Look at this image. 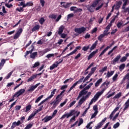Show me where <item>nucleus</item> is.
<instances>
[{
  "label": "nucleus",
  "instance_id": "nucleus-55",
  "mask_svg": "<svg viewBox=\"0 0 129 129\" xmlns=\"http://www.w3.org/2000/svg\"><path fill=\"white\" fill-rule=\"evenodd\" d=\"M32 126H33V124L29 123L24 128V129H30L32 128Z\"/></svg>",
  "mask_w": 129,
  "mask_h": 129
},
{
  "label": "nucleus",
  "instance_id": "nucleus-30",
  "mask_svg": "<svg viewBox=\"0 0 129 129\" xmlns=\"http://www.w3.org/2000/svg\"><path fill=\"white\" fill-rule=\"evenodd\" d=\"M76 113H77V111H75V110H71L69 113V114H70V116H72V115H74Z\"/></svg>",
  "mask_w": 129,
  "mask_h": 129
},
{
  "label": "nucleus",
  "instance_id": "nucleus-39",
  "mask_svg": "<svg viewBox=\"0 0 129 129\" xmlns=\"http://www.w3.org/2000/svg\"><path fill=\"white\" fill-rule=\"evenodd\" d=\"M25 1H22V2H19V5H18L19 7H22V8H25Z\"/></svg>",
  "mask_w": 129,
  "mask_h": 129
},
{
  "label": "nucleus",
  "instance_id": "nucleus-54",
  "mask_svg": "<svg viewBox=\"0 0 129 129\" xmlns=\"http://www.w3.org/2000/svg\"><path fill=\"white\" fill-rule=\"evenodd\" d=\"M114 44H115V42L114 41H113L111 44L109 45V46H108L106 47V48L107 49V50H108L109 48H111L112 47V46H113V45H114Z\"/></svg>",
  "mask_w": 129,
  "mask_h": 129
},
{
  "label": "nucleus",
  "instance_id": "nucleus-34",
  "mask_svg": "<svg viewBox=\"0 0 129 129\" xmlns=\"http://www.w3.org/2000/svg\"><path fill=\"white\" fill-rule=\"evenodd\" d=\"M43 97H44V95H42L38 97L36 100H35V103H38V102H39V101H40V100H41V99H42V98H43Z\"/></svg>",
  "mask_w": 129,
  "mask_h": 129
},
{
  "label": "nucleus",
  "instance_id": "nucleus-6",
  "mask_svg": "<svg viewBox=\"0 0 129 129\" xmlns=\"http://www.w3.org/2000/svg\"><path fill=\"white\" fill-rule=\"evenodd\" d=\"M86 31V28L84 27H82L79 28H75V33H77L78 34H82V33H84Z\"/></svg>",
  "mask_w": 129,
  "mask_h": 129
},
{
  "label": "nucleus",
  "instance_id": "nucleus-38",
  "mask_svg": "<svg viewBox=\"0 0 129 129\" xmlns=\"http://www.w3.org/2000/svg\"><path fill=\"white\" fill-rule=\"evenodd\" d=\"M31 108H32V105H28L26 107V110H25V112H28V111H29V110H31Z\"/></svg>",
  "mask_w": 129,
  "mask_h": 129
},
{
  "label": "nucleus",
  "instance_id": "nucleus-32",
  "mask_svg": "<svg viewBox=\"0 0 129 129\" xmlns=\"http://www.w3.org/2000/svg\"><path fill=\"white\" fill-rule=\"evenodd\" d=\"M58 67V65L57 63H53L50 67V70H53V69H55V68H57Z\"/></svg>",
  "mask_w": 129,
  "mask_h": 129
},
{
  "label": "nucleus",
  "instance_id": "nucleus-26",
  "mask_svg": "<svg viewBox=\"0 0 129 129\" xmlns=\"http://www.w3.org/2000/svg\"><path fill=\"white\" fill-rule=\"evenodd\" d=\"M37 55H38V52L36 51V52H33L30 55V58H31V59H35Z\"/></svg>",
  "mask_w": 129,
  "mask_h": 129
},
{
  "label": "nucleus",
  "instance_id": "nucleus-12",
  "mask_svg": "<svg viewBox=\"0 0 129 129\" xmlns=\"http://www.w3.org/2000/svg\"><path fill=\"white\" fill-rule=\"evenodd\" d=\"M60 5L62 8H64V9H68V8L70 7L71 4L69 3H66V2H61Z\"/></svg>",
  "mask_w": 129,
  "mask_h": 129
},
{
  "label": "nucleus",
  "instance_id": "nucleus-22",
  "mask_svg": "<svg viewBox=\"0 0 129 129\" xmlns=\"http://www.w3.org/2000/svg\"><path fill=\"white\" fill-rule=\"evenodd\" d=\"M51 50L50 48H47L44 49L43 51H40V53H41L42 54H46V53H48V52H50Z\"/></svg>",
  "mask_w": 129,
  "mask_h": 129
},
{
  "label": "nucleus",
  "instance_id": "nucleus-61",
  "mask_svg": "<svg viewBox=\"0 0 129 129\" xmlns=\"http://www.w3.org/2000/svg\"><path fill=\"white\" fill-rule=\"evenodd\" d=\"M43 106L42 105L38 109H37L36 111H35V113L37 114V113H38V112H39V111H42V110L43 109Z\"/></svg>",
  "mask_w": 129,
  "mask_h": 129
},
{
  "label": "nucleus",
  "instance_id": "nucleus-36",
  "mask_svg": "<svg viewBox=\"0 0 129 129\" xmlns=\"http://www.w3.org/2000/svg\"><path fill=\"white\" fill-rule=\"evenodd\" d=\"M96 69H97L96 67L92 68L91 70L90 73L89 74H90V75H92V74H93V73L95 72V71L96 70Z\"/></svg>",
  "mask_w": 129,
  "mask_h": 129
},
{
  "label": "nucleus",
  "instance_id": "nucleus-37",
  "mask_svg": "<svg viewBox=\"0 0 129 129\" xmlns=\"http://www.w3.org/2000/svg\"><path fill=\"white\" fill-rule=\"evenodd\" d=\"M24 8L23 7H20V8H17L16 9V11L19 12V13H23L24 12Z\"/></svg>",
  "mask_w": 129,
  "mask_h": 129
},
{
  "label": "nucleus",
  "instance_id": "nucleus-20",
  "mask_svg": "<svg viewBox=\"0 0 129 129\" xmlns=\"http://www.w3.org/2000/svg\"><path fill=\"white\" fill-rule=\"evenodd\" d=\"M35 78H37V76L36 75H33L31 76L28 80H27V82H31V81H33Z\"/></svg>",
  "mask_w": 129,
  "mask_h": 129
},
{
  "label": "nucleus",
  "instance_id": "nucleus-43",
  "mask_svg": "<svg viewBox=\"0 0 129 129\" xmlns=\"http://www.w3.org/2000/svg\"><path fill=\"white\" fill-rule=\"evenodd\" d=\"M91 76V75H90V74H89L88 75L85 79H84L83 83H84L85 82H86V81H87V80L89 79Z\"/></svg>",
  "mask_w": 129,
  "mask_h": 129
},
{
  "label": "nucleus",
  "instance_id": "nucleus-63",
  "mask_svg": "<svg viewBox=\"0 0 129 129\" xmlns=\"http://www.w3.org/2000/svg\"><path fill=\"white\" fill-rule=\"evenodd\" d=\"M105 36L102 34L98 36V39L99 41H102V38H104Z\"/></svg>",
  "mask_w": 129,
  "mask_h": 129
},
{
  "label": "nucleus",
  "instance_id": "nucleus-9",
  "mask_svg": "<svg viewBox=\"0 0 129 129\" xmlns=\"http://www.w3.org/2000/svg\"><path fill=\"white\" fill-rule=\"evenodd\" d=\"M96 7V6H95L94 5L92 4L91 5L88 6L87 9L90 13H94V11H95Z\"/></svg>",
  "mask_w": 129,
  "mask_h": 129
},
{
  "label": "nucleus",
  "instance_id": "nucleus-31",
  "mask_svg": "<svg viewBox=\"0 0 129 129\" xmlns=\"http://www.w3.org/2000/svg\"><path fill=\"white\" fill-rule=\"evenodd\" d=\"M33 6H34V4L32 2H27L25 5V8L26 7H33Z\"/></svg>",
  "mask_w": 129,
  "mask_h": 129
},
{
  "label": "nucleus",
  "instance_id": "nucleus-49",
  "mask_svg": "<svg viewBox=\"0 0 129 129\" xmlns=\"http://www.w3.org/2000/svg\"><path fill=\"white\" fill-rule=\"evenodd\" d=\"M38 66H40V62L39 61L36 62L33 66H32V68H36V67H38Z\"/></svg>",
  "mask_w": 129,
  "mask_h": 129
},
{
  "label": "nucleus",
  "instance_id": "nucleus-57",
  "mask_svg": "<svg viewBox=\"0 0 129 129\" xmlns=\"http://www.w3.org/2000/svg\"><path fill=\"white\" fill-rule=\"evenodd\" d=\"M83 80H84V77H82L80 80L77 81V82L78 84H80L81 83H82V82L83 83Z\"/></svg>",
  "mask_w": 129,
  "mask_h": 129
},
{
  "label": "nucleus",
  "instance_id": "nucleus-10",
  "mask_svg": "<svg viewBox=\"0 0 129 129\" xmlns=\"http://www.w3.org/2000/svg\"><path fill=\"white\" fill-rule=\"evenodd\" d=\"M23 33V29L20 28L17 32L15 34L14 36V39H18L20 36H21V34Z\"/></svg>",
  "mask_w": 129,
  "mask_h": 129
},
{
  "label": "nucleus",
  "instance_id": "nucleus-14",
  "mask_svg": "<svg viewBox=\"0 0 129 129\" xmlns=\"http://www.w3.org/2000/svg\"><path fill=\"white\" fill-rule=\"evenodd\" d=\"M53 118V116H45L43 119H42V121L43 120L44 121V122H48V121H50Z\"/></svg>",
  "mask_w": 129,
  "mask_h": 129
},
{
  "label": "nucleus",
  "instance_id": "nucleus-48",
  "mask_svg": "<svg viewBox=\"0 0 129 129\" xmlns=\"http://www.w3.org/2000/svg\"><path fill=\"white\" fill-rule=\"evenodd\" d=\"M101 0H95L93 3V5H94V6L95 7H96V6H97L98 5V4H99V2L101 1Z\"/></svg>",
  "mask_w": 129,
  "mask_h": 129
},
{
  "label": "nucleus",
  "instance_id": "nucleus-18",
  "mask_svg": "<svg viewBox=\"0 0 129 129\" xmlns=\"http://www.w3.org/2000/svg\"><path fill=\"white\" fill-rule=\"evenodd\" d=\"M114 74V71H111V72L108 71L106 75L107 78H109V77H111Z\"/></svg>",
  "mask_w": 129,
  "mask_h": 129
},
{
  "label": "nucleus",
  "instance_id": "nucleus-16",
  "mask_svg": "<svg viewBox=\"0 0 129 129\" xmlns=\"http://www.w3.org/2000/svg\"><path fill=\"white\" fill-rule=\"evenodd\" d=\"M85 100H86L82 97V98L78 102V104L77 105V106L78 107L82 105V104L84 102V101H85Z\"/></svg>",
  "mask_w": 129,
  "mask_h": 129
},
{
  "label": "nucleus",
  "instance_id": "nucleus-62",
  "mask_svg": "<svg viewBox=\"0 0 129 129\" xmlns=\"http://www.w3.org/2000/svg\"><path fill=\"white\" fill-rule=\"evenodd\" d=\"M119 122H116L115 124H114L113 126V128L115 129V128H117V127H118V126H119Z\"/></svg>",
  "mask_w": 129,
  "mask_h": 129
},
{
  "label": "nucleus",
  "instance_id": "nucleus-17",
  "mask_svg": "<svg viewBox=\"0 0 129 129\" xmlns=\"http://www.w3.org/2000/svg\"><path fill=\"white\" fill-rule=\"evenodd\" d=\"M40 30V26L39 25H36L33 27L31 31L32 32H36V31H39Z\"/></svg>",
  "mask_w": 129,
  "mask_h": 129
},
{
  "label": "nucleus",
  "instance_id": "nucleus-2",
  "mask_svg": "<svg viewBox=\"0 0 129 129\" xmlns=\"http://www.w3.org/2000/svg\"><path fill=\"white\" fill-rule=\"evenodd\" d=\"M64 92H65V90L62 91L59 94L57 95L55 98V100H54L52 102L50 103V105H52V104H53V107H56V106L59 104V103L63 99V96H64L63 93H64Z\"/></svg>",
  "mask_w": 129,
  "mask_h": 129
},
{
  "label": "nucleus",
  "instance_id": "nucleus-64",
  "mask_svg": "<svg viewBox=\"0 0 129 129\" xmlns=\"http://www.w3.org/2000/svg\"><path fill=\"white\" fill-rule=\"evenodd\" d=\"M122 10H124V13H127L128 15H129V7L127 8H124V9H122Z\"/></svg>",
  "mask_w": 129,
  "mask_h": 129
},
{
  "label": "nucleus",
  "instance_id": "nucleus-8",
  "mask_svg": "<svg viewBox=\"0 0 129 129\" xmlns=\"http://www.w3.org/2000/svg\"><path fill=\"white\" fill-rule=\"evenodd\" d=\"M40 84H41V83H38L36 84L35 85L32 86L27 90V92H30V93L33 92V91H34V90H35V89H36V88H37V87H38V86H39V85H40Z\"/></svg>",
  "mask_w": 129,
  "mask_h": 129
},
{
  "label": "nucleus",
  "instance_id": "nucleus-13",
  "mask_svg": "<svg viewBox=\"0 0 129 129\" xmlns=\"http://www.w3.org/2000/svg\"><path fill=\"white\" fill-rule=\"evenodd\" d=\"M121 56L120 55V54H118V55L116 56V57L112 61L111 64H113V65H115V63L120 59V57Z\"/></svg>",
  "mask_w": 129,
  "mask_h": 129
},
{
  "label": "nucleus",
  "instance_id": "nucleus-27",
  "mask_svg": "<svg viewBox=\"0 0 129 129\" xmlns=\"http://www.w3.org/2000/svg\"><path fill=\"white\" fill-rule=\"evenodd\" d=\"M125 107L123 108V111H125L127 108L129 107V102L128 101H126L124 104Z\"/></svg>",
  "mask_w": 129,
  "mask_h": 129
},
{
  "label": "nucleus",
  "instance_id": "nucleus-7",
  "mask_svg": "<svg viewBox=\"0 0 129 129\" xmlns=\"http://www.w3.org/2000/svg\"><path fill=\"white\" fill-rule=\"evenodd\" d=\"M26 91V89H21L19 90L18 91L16 92L14 94L16 95V97H19V96H21V95H23V93H25Z\"/></svg>",
  "mask_w": 129,
  "mask_h": 129
},
{
  "label": "nucleus",
  "instance_id": "nucleus-47",
  "mask_svg": "<svg viewBox=\"0 0 129 129\" xmlns=\"http://www.w3.org/2000/svg\"><path fill=\"white\" fill-rule=\"evenodd\" d=\"M89 108H90V106L89 105L88 107H87L85 111L82 114V116H85V114H86V113H87V111H88V109H89Z\"/></svg>",
  "mask_w": 129,
  "mask_h": 129
},
{
  "label": "nucleus",
  "instance_id": "nucleus-5",
  "mask_svg": "<svg viewBox=\"0 0 129 129\" xmlns=\"http://www.w3.org/2000/svg\"><path fill=\"white\" fill-rule=\"evenodd\" d=\"M101 94L99 93L98 92L94 95V97L91 99V101L90 102L89 105H91L93 102H96L99 97L101 96Z\"/></svg>",
  "mask_w": 129,
  "mask_h": 129
},
{
  "label": "nucleus",
  "instance_id": "nucleus-40",
  "mask_svg": "<svg viewBox=\"0 0 129 129\" xmlns=\"http://www.w3.org/2000/svg\"><path fill=\"white\" fill-rule=\"evenodd\" d=\"M93 85V83H91L89 84V85H88L86 87H85L84 89L86 90H88V89H89V88H90V87H91Z\"/></svg>",
  "mask_w": 129,
  "mask_h": 129
},
{
  "label": "nucleus",
  "instance_id": "nucleus-44",
  "mask_svg": "<svg viewBox=\"0 0 129 129\" xmlns=\"http://www.w3.org/2000/svg\"><path fill=\"white\" fill-rule=\"evenodd\" d=\"M127 59V57L126 56H123L120 60V62L121 63H123V62H125L126 61V59Z\"/></svg>",
  "mask_w": 129,
  "mask_h": 129
},
{
  "label": "nucleus",
  "instance_id": "nucleus-23",
  "mask_svg": "<svg viewBox=\"0 0 129 129\" xmlns=\"http://www.w3.org/2000/svg\"><path fill=\"white\" fill-rule=\"evenodd\" d=\"M122 2H123V4L122 5V9H124V8H125V6H127L128 4H129V1L123 0Z\"/></svg>",
  "mask_w": 129,
  "mask_h": 129
},
{
  "label": "nucleus",
  "instance_id": "nucleus-25",
  "mask_svg": "<svg viewBox=\"0 0 129 129\" xmlns=\"http://www.w3.org/2000/svg\"><path fill=\"white\" fill-rule=\"evenodd\" d=\"M87 93V91L84 89H83L82 91L80 92L79 94L80 96H82L83 95H85Z\"/></svg>",
  "mask_w": 129,
  "mask_h": 129
},
{
  "label": "nucleus",
  "instance_id": "nucleus-33",
  "mask_svg": "<svg viewBox=\"0 0 129 129\" xmlns=\"http://www.w3.org/2000/svg\"><path fill=\"white\" fill-rule=\"evenodd\" d=\"M121 96V92H119L113 97V99L119 98Z\"/></svg>",
  "mask_w": 129,
  "mask_h": 129
},
{
  "label": "nucleus",
  "instance_id": "nucleus-60",
  "mask_svg": "<svg viewBox=\"0 0 129 129\" xmlns=\"http://www.w3.org/2000/svg\"><path fill=\"white\" fill-rule=\"evenodd\" d=\"M110 32H108V30H104L103 32V34H102L104 36H108L109 35Z\"/></svg>",
  "mask_w": 129,
  "mask_h": 129
},
{
  "label": "nucleus",
  "instance_id": "nucleus-56",
  "mask_svg": "<svg viewBox=\"0 0 129 129\" xmlns=\"http://www.w3.org/2000/svg\"><path fill=\"white\" fill-rule=\"evenodd\" d=\"M39 22L40 23V25H43L44 23H45V19H44V18H41L39 20Z\"/></svg>",
  "mask_w": 129,
  "mask_h": 129
},
{
  "label": "nucleus",
  "instance_id": "nucleus-52",
  "mask_svg": "<svg viewBox=\"0 0 129 129\" xmlns=\"http://www.w3.org/2000/svg\"><path fill=\"white\" fill-rule=\"evenodd\" d=\"M125 67V63H122L121 65H120L119 68L120 70H123Z\"/></svg>",
  "mask_w": 129,
  "mask_h": 129
},
{
  "label": "nucleus",
  "instance_id": "nucleus-45",
  "mask_svg": "<svg viewBox=\"0 0 129 129\" xmlns=\"http://www.w3.org/2000/svg\"><path fill=\"white\" fill-rule=\"evenodd\" d=\"M90 95H91V92H89L87 95H86L85 96H83L82 97L86 100V99L88 98Z\"/></svg>",
  "mask_w": 129,
  "mask_h": 129
},
{
  "label": "nucleus",
  "instance_id": "nucleus-59",
  "mask_svg": "<svg viewBox=\"0 0 129 129\" xmlns=\"http://www.w3.org/2000/svg\"><path fill=\"white\" fill-rule=\"evenodd\" d=\"M13 72H14V71H12L10 73H9L6 77V79H9L11 77V76H12V75H13Z\"/></svg>",
  "mask_w": 129,
  "mask_h": 129
},
{
  "label": "nucleus",
  "instance_id": "nucleus-15",
  "mask_svg": "<svg viewBox=\"0 0 129 129\" xmlns=\"http://www.w3.org/2000/svg\"><path fill=\"white\" fill-rule=\"evenodd\" d=\"M64 28H65V27L63 25H61L60 27H59V28L58 29V35L62 34V33H63V32H64Z\"/></svg>",
  "mask_w": 129,
  "mask_h": 129
},
{
  "label": "nucleus",
  "instance_id": "nucleus-3",
  "mask_svg": "<svg viewBox=\"0 0 129 129\" xmlns=\"http://www.w3.org/2000/svg\"><path fill=\"white\" fill-rule=\"evenodd\" d=\"M110 83V82H105L101 86L102 90L100 92H98L101 95H102L103 93L108 88V85Z\"/></svg>",
  "mask_w": 129,
  "mask_h": 129
},
{
  "label": "nucleus",
  "instance_id": "nucleus-4",
  "mask_svg": "<svg viewBox=\"0 0 129 129\" xmlns=\"http://www.w3.org/2000/svg\"><path fill=\"white\" fill-rule=\"evenodd\" d=\"M56 90H57L56 89H54L53 90V91L51 92L50 95H49L48 97L46 98L44 100H42L38 104V106H41V105H42V104H43V103H44V102H46V101H47V100H49V99H51V98H52V97H53V96H54V94H55V92H56Z\"/></svg>",
  "mask_w": 129,
  "mask_h": 129
},
{
  "label": "nucleus",
  "instance_id": "nucleus-53",
  "mask_svg": "<svg viewBox=\"0 0 129 129\" xmlns=\"http://www.w3.org/2000/svg\"><path fill=\"white\" fill-rule=\"evenodd\" d=\"M73 17H74V14L73 13H71L70 14L68 15L67 17V21H68V20H69V19H71V18H73Z\"/></svg>",
  "mask_w": 129,
  "mask_h": 129
},
{
  "label": "nucleus",
  "instance_id": "nucleus-19",
  "mask_svg": "<svg viewBox=\"0 0 129 129\" xmlns=\"http://www.w3.org/2000/svg\"><path fill=\"white\" fill-rule=\"evenodd\" d=\"M97 43H98V41H96L92 45V46L90 47V50L92 51V50H94V49H95L97 45Z\"/></svg>",
  "mask_w": 129,
  "mask_h": 129
},
{
  "label": "nucleus",
  "instance_id": "nucleus-29",
  "mask_svg": "<svg viewBox=\"0 0 129 129\" xmlns=\"http://www.w3.org/2000/svg\"><path fill=\"white\" fill-rule=\"evenodd\" d=\"M73 80H74V79H73V78H70V79H68L66 80L63 82V84H66V83H67L68 82H72V81H73Z\"/></svg>",
  "mask_w": 129,
  "mask_h": 129
},
{
  "label": "nucleus",
  "instance_id": "nucleus-1",
  "mask_svg": "<svg viewBox=\"0 0 129 129\" xmlns=\"http://www.w3.org/2000/svg\"><path fill=\"white\" fill-rule=\"evenodd\" d=\"M64 92H65V90L62 91L59 94L57 95L55 98V100H54L52 102L50 103V105H52V104H53V107H56V106L59 104V103L63 99V96H64L63 93H64Z\"/></svg>",
  "mask_w": 129,
  "mask_h": 129
},
{
  "label": "nucleus",
  "instance_id": "nucleus-50",
  "mask_svg": "<svg viewBox=\"0 0 129 129\" xmlns=\"http://www.w3.org/2000/svg\"><path fill=\"white\" fill-rule=\"evenodd\" d=\"M5 63H6V59H2L0 62V67H3L4 65L5 64Z\"/></svg>",
  "mask_w": 129,
  "mask_h": 129
},
{
  "label": "nucleus",
  "instance_id": "nucleus-46",
  "mask_svg": "<svg viewBox=\"0 0 129 129\" xmlns=\"http://www.w3.org/2000/svg\"><path fill=\"white\" fill-rule=\"evenodd\" d=\"M67 101H68V99H66L65 100L60 104V107H63V106L66 103H67Z\"/></svg>",
  "mask_w": 129,
  "mask_h": 129
},
{
  "label": "nucleus",
  "instance_id": "nucleus-24",
  "mask_svg": "<svg viewBox=\"0 0 129 129\" xmlns=\"http://www.w3.org/2000/svg\"><path fill=\"white\" fill-rule=\"evenodd\" d=\"M37 114L34 112L32 113L28 117V119H27V121H29V120H31V119H32V118H33V117H34V116H35V115H36Z\"/></svg>",
  "mask_w": 129,
  "mask_h": 129
},
{
  "label": "nucleus",
  "instance_id": "nucleus-51",
  "mask_svg": "<svg viewBox=\"0 0 129 129\" xmlns=\"http://www.w3.org/2000/svg\"><path fill=\"white\" fill-rule=\"evenodd\" d=\"M80 49H81V46H77L76 48L73 51L74 54H75V53H76V52H77V50H80Z\"/></svg>",
  "mask_w": 129,
  "mask_h": 129
},
{
  "label": "nucleus",
  "instance_id": "nucleus-21",
  "mask_svg": "<svg viewBox=\"0 0 129 129\" xmlns=\"http://www.w3.org/2000/svg\"><path fill=\"white\" fill-rule=\"evenodd\" d=\"M102 82V78L99 79L95 84V87H98L99 85H100V83Z\"/></svg>",
  "mask_w": 129,
  "mask_h": 129
},
{
  "label": "nucleus",
  "instance_id": "nucleus-42",
  "mask_svg": "<svg viewBox=\"0 0 129 129\" xmlns=\"http://www.w3.org/2000/svg\"><path fill=\"white\" fill-rule=\"evenodd\" d=\"M89 48H90V45H88L87 46H84L82 48L83 51H85V52H87L88 49H89Z\"/></svg>",
  "mask_w": 129,
  "mask_h": 129
},
{
  "label": "nucleus",
  "instance_id": "nucleus-58",
  "mask_svg": "<svg viewBox=\"0 0 129 129\" xmlns=\"http://www.w3.org/2000/svg\"><path fill=\"white\" fill-rule=\"evenodd\" d=\"M117 77H118V74H115L112 78V80L113 81H116V79H117Z\"/></svg>",
  "mask_w": 129,
  "mask_h": 129
},
{
  "label": "nucleus",
  "instance_id": "nucleus-35",
  "mask_svg": "<svg viewBox=\"0 0 129 129\" xmlns=\"http://www.w3.org/2000/svg\"><path fill=\"white\" fill-rule=\"evenodd\" d=\"M77 84H78V83L77 82H76V83H75L73 86L70 88V90H69V92H70V91L71 90H72V89H73V88H75V87L77 85Z\"/></svg>",
  "mask_w": 129,
  "mask_h": 129
},
{
  "label": "nucleus",
  "instance_id": "nucleus-11",
  "mask_svg": "<svg viewBox=\"0 0 129 129\" xmlns=\"http://www.w3.org/2000/svg\"><path fill=\"white\" fill-rule=\"evenodd\" d=\"M122 5V2L121 1H116V5H115V10L117 11L119 10L121 6Z\"/></svg>",
  "mask_w": 129,
  "mask_h": 129
},
{
  "label": "nucleus",
  "instance_id": "nucleus-41",
  "mask_svg": "<svg viewBox=\"0 0 129 129\" xmlns=\"http://www.w3.org/2000/svg\"><path fill=\"white\" fill-rule=\"evenodd\" d=\"M107 70V67H104V68H102V69L99 71V72L100 73H103L104 71H106Z\"/></svg>",
  "mask_w": 129,
  "mask_h": 129
},
{
  "label": "nucleus",
  "instance_id": "nucleus-28",
  "mask_svg": "<svg viewBox=\"0 0 129 129\" xmlns=\"http://www.w3.org/2000/svg\"><path fill=\"white\" fill-rule=\"evenodd\" d=\"M70 115L69 114V113H67V114H64L63 115H62V116L60 117V119H64V118H65V117H67V118H69V117H70Z\"/></svg>",
  "mask_w": 129,
  "mask_h": 129
}]
</instances>
